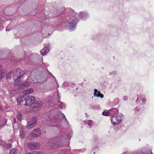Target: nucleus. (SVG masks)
I'll use <instances>...</instances> for the list:
<instances>
[{"label":"nucleus","mask_w":154,"mask_h":154,"mask_svg":"<svg viewBox=\"0 0 154 154\" xmlns=\"http://www.w3.org/2000/svg\"><path fill=\"white\" fill-rule=\"evenodd\" d=\"M63 18L66 22V29L70 31H74L76 28L78 20L75 19L73 16H79V18L85 20L88 17V14L85 12H81L75 14L74 10L70 8H66L63 14Z\"/></svg>","instance_id":"1"},{"label":"nucleus","mask_w":154,"mask_h":154,"mask_svg":"<svg viewBox=\"0 0 154 154\" xmlns=\"http://www.w3.org/2000/svg\"><path fill=\"white\" fill-rule=\"evenodd\" d=\"M73 133V132L71 131L68 135L66 136L65 137H63L61 135L57 136L50 141L48 146L51 148L62 147L65 142H69L72 136Z\"/></svg>","instance_id":"2"},{"label":"nucleus","mask_w":154,"mask_h":154,"mask_svg":"<svg viewBox=\"0 0 154 154\" xmlns=\"http://www.w3.org/2000/svg\"><path fill=\"white\" fill-rule=\"evenodd\" d=\"M23 74V71L20 68L16 69V72H14V79L15 82H18L20 81L21 77Z\"/></svg>","instance_id":"3"},{"label":"nucleus","mask_w":154,"mask_h":154,"mask_svg":"<svg viewBox=\"0 0 154 154\" xmlns=\"http://www.w3.org/2000/svg\"><path fill=\"white\" fill-rule=\"evenodd\" d=\"M123 115L122 114L118 116H111L110 119L112 124L113 125H117L120 123L122 119V117Z\"/></svg>","instance_id":"4"},{"label":"nucleus","mask_w":154,"mask_h":154,"mask_svg":"<svg viewBox=\"0 0 154 154\" xmlns=\"http://www.w3.org/2000/svg\"><path fill=\"white\" fill-rule=\"evenodd\" d=\"M35 98L32 96H29L25 98V104L24 105L26 106H29L35 102Z\"/></svg>","instance_id":"5"},{"label":"nucleus","mask_w":154,"mask_h":154,"mask_svg":"<svg viewBox=\"0 0 154 154\" xmlns=\"http://www.w3.org/2000/svg\"><path fill=\"white\" fill-rule=\"evenodd\" d=\"M37 119L35 118H33L27 122V128L28 129H31L36 124Z\"/></svg>","instance_id":"6"},{"label":"nucleus","mask_w":154,"mask_h":154,"mask_svg":"<svg viewBox=\"0 0 154 154\" xmlns=\"http://www.w3.org/2000/svg\"><path fill=\"white\" fill-rule=\"evenodd\" d=\"M28 146L31 150L37 149L39 148V145L38 143L33 142L28 143Z\"/></svg>","instance_id":"7"},{"label":"nucleus","mask_w":154,"mask_h":154,"mask_svg":"<svg viewBox=\"0 0 154 154\" xmlns=\"http://www.w3.org/2000/svg\"><path fill=\"white\" fill-rule=\"evenodd\" d=\"M137 100L136 101V103L138 101L142 100V101L143 103H145L146 101V99L144 97L145 96L144 94H138L137 95Z\"/></svg>","instance_id":"8"},{"label":"nucleus","mask_w":154,"mask_h":154,"mask_svg":"<svg viewBox=\"0 0 154 154\" xmlns=\"http://www.w3.org/2000/svg\"><path fill=\"white\" fill-rule=\"evenodd\" d=\"M0 145L3 146L5 149H7L11 148L12 146L11 144L9 143H7L4 141L2 140H0Z\"/></svg>","instance_id":"9"},{"label":"nucleus","mask_w":154,"mask_h":154,"mask_svg":"<svg viewBox=\"0 0 154 154\" xmlns=\"http://www.w3.org/2000/svg\"><path fill=\"white\" fill-rule=\"evenodd\" d=\"M25 96L23 95L22 96H19L17 99V103L18 105H20L24 102L25 104Z\"/></svg>","instance_id":"10"},{"label":"nucleus","mask_w":154,"mask_h":154,"mask_svg":"<svg viewBox=\"0 0 154 154\" xmlns=\"http://www.w3.org/2000/svg\"><path fill=\"white\" fill-rule=\"evenodd\" d=\"M29 85V83L28 82H26L24 83L20 84L18 86L19 89H23L27 88Z\"/></svg>","instance_id":"11"},{"label":"nucleus","mask_w":154,"mask_h":154,"mask_svg":"<svg viewBox=\"0 0 154 154\" xmlns=\"http://www.w3.org/2000/svg\"><path fill=\"white\" fill-rule=\"evenodd\" d=\"M109 112L110 115L111 116L116 115L117 113L118 112V110L116 108H113L109 109Z\"/></svg>","instance_id":"12"},{"label":"nucleus","mask_w":154,"mask_h":154,"mask_svg":"<svg viewBox=\"0 0 154 154\" xmlns=\"http://www.w3.org/2000/svg\"><path fill=\"white\" fill-rule=\"evenodd\" d=\"M7 120L2 118L0 115V127H3L6 124Z\"/></svg>","instance_id":"13"},{"label":"nucleus","mask_w":154,"mask_h":154,"mask_svg":"<svg viewBox=\"0 0 154 154\" xmlns=\"http://www.w3.org/2000/svg\"><path fill=\"white\" fill-rule=\"evenodd\" d=\"M49 51V48L47 47H44L40 51V53L42 55H45Z\"/></svg>","instance_id":"14"},{"label":"nucleus","mask_w":154,"mask_h":154,"mask_svg":"<svg viewBox=\"0 0 154 154\" xmlns=\"http://www.w3.org/2000/svg\"><path fill=\"white\" fill-rule=\"evenodd\" d=\"M42 104V102L41 101H38L35 103L33 106L34 108H37V109L40 107Z\"/></svg>","instance_id":"15"},{"label":"nucleus","mask_w":154,"mask_h":154,"mask_svg":"<svg viewBox=\"0 0 154 154\" xmlns=\"http://www.w3.org/2000/svg\"><path fill=\"white\" fill-rule=\"evenodd\" d=\"M20 136L22 138H23L26 134V131L24 128L22 127L21 130H20Z\"/></svg>","instance_id":"16"},{"label":"nucleus","mask_w":154,"mask_h":154,"mask_svg":"<svg viewBox=\"0 0 154 154\" xmlns=\"http://www.w3.org/2000/svg\"><path fill=\"white\" fill-rule=\"evenodd\" d=\"M33 92V90L32 89H29L23 91V95L26 96V95L31 94Z\"/></svg>","instance_id":"17"},{"label":"nucleus","mask_w":154,"mask_h":154,"mask_svg":"<svg viewBox=\"0 0 154 154\" xmlns=\"http://www.w3.org/2000/svg\"><path fill=\"white\" fill-rule=\"evenodd\" d=\"M58 117L59 118H62L65 119V120L67 124H69V122L64 115L62 113H59L58 114Z\"/></svg>","instance_id":"18"},{"label":"nucleus","mask_w":154,"mask_h":154,"mask_svg":"<svg viewBox=\"0 0 154 154\" xmlns=\"http://www.w3.org/2000/svg\"><path fill=\"white\" fill-rule=\"evenodd\" d=\"M142 111H143V110H142L141 108L139 106L136 107L134 109V113H138L139 112H140Z\"/></svg>","instance_id":"19"},{"label":"nucleus","mask_w":154,"mask_h":154,"mask_svg":"<svg viewBox=\"0 0 154 154\" xmlns=\"http://www.w3.org/2000/svg\"><path fill=\"white\" fill-rule=\"evenodd\" d=\"M18 149L16 148H12L10 151L11 154H17L18 152Z\"/></svg>","instance_id":"20"},{"label":"nucleus","mask_w":154,"mask_h":154,"mask_svg":"<svg viewBox=\"0 0 154 154\" xmlns=\"http://www.w3.org/2000/svg\"><path fill=\"white\" fill-rule=\"evenodd\" d=\"M33 132L35 133L38 136L41 135L42 133L41 131L39 130V128L34 129L33 130Z\"/></svg>","instance_id":"21"},{"label":"nucleus","mask_w":154,"mask_h":154,"mask_svg":"<svg viewBox=\"0 0 154 154\" xmlns=\"http://www.w3.org/2000/svg\"><path fill=\"white\" fill-rule=\"evenodd\" d=\"M22 116V112L20 111L18 112V114L17 116V119L19 121H20L21 120Z\"/></svg>","instance_id":"22"},{"label":"nucleus","mask_w":154,"mask_h":154,"mask_svg":"<svg viewBox=\"0 0 154 154\" xmlns=\"http://www.w3.org/2000/svg\"><path fill=\"white\" fill-rule=\"evenodd\" d=\"M94 97H98L99 94L100 93V92L97 90L96 89H95L94 90Z\"/></svg>","instance_id":"23"},{"label":"nucleus","mask_w":154,"mask_h":154,"mask_svg":"<svg viewBox=\"0 0 154 154\" xmlns=\"http://www.w3.org/2000/svg\"><path fill=\"white\" fill-rule=\"evenodd\" d=\"M30 137H31L32 139L33 138L36 137L38 136L37 134L33 132L31 133L30 134Z\"/></svg>","instance_id":"24"},{"label":"nucleus","mask_w":154,"mask_h":154,"mask_svg":"<svg viewBox=\"0 0 154 154\" xmlns=\"http://www.w3.org/2000/svg\"><path fill=\"white\" fill-rule=\"evenodd\" d=\"M50 122L52 124H53L57 122L56 118L54 117L53 118L50 119Z\"/></svg>","instance_id":"25"},{"label":"nucleus","mask_w":154,"mask_h":154,"mask_svg":"<svg viewBox=\"0 0 154 154\" xmlns=\"http://www.w3.org/2000/svg\"><path fill=\"white\" fill-rule=\"evenodd\" d=\"M57 105L58 108H62L64 106V104L61 102L59 101L57 104Z\"/></svg>","instance_id":"26"},{"label":"nucleus","mask_w":154,"mask_h":154,"mask_svg":"<svg viewBox=\"0 0 154 154\" xmlns=\"http://www.w3.org/2000/svg\"><path fill=\"white\" fill-rule=\"evenodd\" d=\"M92 122L91 120H87L86 121V124L88 125L89 126L91 127L92 125Z\"/></svg>","instance_id":"27"},{"label":"nucleus","mask_w":154,"mask_h":154,"mask_svg":"<svg viewBox=\"0 0 154 154\" xmlns=\"http://www.w3.org/2000/svg\"><path fill=\"white\" fill-rule=\"evenodd\" d=\"M110 112H109V109L108 110V111H106V112L104 111V112H103L102 114L103 116H108L110 115Z\"/></svg>","instance_id":"28"},{"label":"nucleus","mask_w":154,"mask_h":154,"mask_svg":"<svg viewBox=\"0 0 154 154\" xmlns=\"http://www.w3.org/2000/svg\"><path fill=\"white\" fill-rule=\"evenodd\" d=\"M4 75V73L3 71H0V79Z\"/></svg>","instance_id":"29"},{"label":"nucleus","mask_w":154,"mask_h":154,"mask_svg":"<svg viewBox=\"0 0 154 154\" xmlns=\"http://www.w3.org/2000/svg\"><path fill=\"white\" fill-rule=\"evenodd\" d=\"M116 73V71H113L112 72H109V75H115Z\"/></svg>","instance_id":"30"},{"label":"nucleus","mask_w":154,"mask_h":154,"mask_svg":"<svg viewBox=\"0 0 154 154\" xmlns=\"http://www.w3.org/2000/svg\"><path fill=\"white\" fill-rule=\"evenodd\" d=\"M104 97V95H103L102 94V93H100L99 94L98 96V97H100V98H102L103 97Z\"/></svg>","instance_id":"31"},{"label":"nucleus","mask_w":154,"mask_h":154,"mask_svg":"<svg viewBox=\"0 0 154 154\" xmlns=\"http://www.w3.org/2000/svg\"><path fill=\"white\" fill-rule=\"evenodd\" d=\"M11 72H10L7 74V79H8L10 78L11 75Z\"/></svg>","instance_id":"32"},{"label":"nucleus","mask_w":154,"mask_h":154,"mask_svg":"<svg viewBox=\"0 0 154 154\" xmlns=\"http://www.w3.org/2000/svg\"><path fill=\"white\" fill-rule=\"evenodd\" d=\"M63 86H68V82H64V83L63 84Z\"/></svg>","instance_id":"33"},{"label":"nucleus","mask_w":154,"mask_h":154,"mask_svg":"<svg viewBox=\"0 0 154 154\" xmlns=\"http://www.w3.org/2000/svg\"><path fill=\"white\" fill-rule=\"evenodd\" d=\"M123 99L125 100H127L128 99V97L126 96H123Z\"/></svg>","instance_id":"34"},{"label":"nucleus","mask_w":154,"mask_h":154,"mask_svg":"<svg viewBox=\"0 0 154 154\" xmlns=\"http://www.w3.org/2000/svg\"><path fill=\"white\" fill-rule=\"evenodd\" d=\"M50 74H51V75H52L53 76V77H54V79H55V81H56V84H57V85H58V87H59V85H58V84H57V82L56 81V79H55V77H54V76L52 75V74H51V73H50Z\"/></svg>","instance_id":"35"},{"label":"nucleus","mask_w":154,"mask_h":154,"mask_svg":"<svg viewBox=\"0 0 154 154\" xmlns=\"http://www.w3.org/2000/svg\"><path fill=\"white\" fill-rule=\"evenodd\" d=\"M13 123H14V124H15L16 123V119H13Z\"/></svg>","instance_id":"36"},{"label":"nucleus","mask_w":154,"mask_h":154,"mask_svg":"<svg viewBox=\"0 0 154 154\" xmlns=\"http://www.w3.org/2000/svg\"><path fill=\"white\" fill-rule=\"evenodd\" d=\"M2 71V66L0 65V71Z\"/></svg>","instance_id":"37"},{"label":"nucleus","mask_w":154,"mask_h":154,"mask_svg":"<svg viewBox=\"0 0 154 154\" xmlns=\"http://www.w3.org/2000/svg\"><path fill=\"white\" fill-rule=\"evenodd\" d=\"M115 100V101H117V102H118L119 101V99H118V98H116V99H115V100Z\"/></svg>","instance_id":"38"},{"label":"nucleus","mask_w":154,"mask_h":154,"mask_svg":"<svg viewBox=\"0 0 154 154\" xmlns=\"http://www.w3.org/2000/svg\"><path fill=\"white\" fill-rule=\"evenodd\" d=\"M51 127H57V125H51Z\"/></svg>","instance_id":"39"},{"label":"nucleus","mask_w":154,"mask_h":154,"mask_svg":"<svg viewBox=\"0 0 154 154\" xmlns=\"http://www.w3.org/2000/svg\"><path fill=\"white\" fill-rule=\"evenodd\" d=\"M40 43H41L42 42V39H40Z\"/></svg>","instance_id":"40"},{"label":"nucleus","mask_w":154,"mask_h":154,"mask_svg":"<svg viewBox=\"0 0 154 154\" xmlns=\"http://www.w3.org/2000/svg\"><path fill=\"white\" fill-rule=\"evenodd\" d=\"M6 31H9V30H10V29L7 30V29H6Z\"/></svg>","instance_id":"41"},{"label":"nucleus","mask_w":154,"mask_h":154,"mask_svg":"<svg viewBox=\"0 0 154 154\" xmlns=\"http://www.w3.org/2000/svg\"><path fill=\"white\" fill-rule=\"evenodd\" d=\"M116 120H117V121H119L117 118H116Z\"/></svg>","instance_id":"42"},{"label":"nucleus","mask_w":154,"mask_h":154,"mask_svg":"<svg viewBox=\"0 0 154 154\" xmlns=\"http://www.w3.org/2000/svg\"><path fill=\"white\" fill-rule=\"evenodd\" d=\"M2 109V108L1 106H0V110Z\"/></svg>","instance_id":"43"},{"label":"nucleus","mask_w":154,"mask_h":154,"mask_svg":"<svg viewBox=\"0 0 154 154\" xmlns=\"http://www.w3.org/2000/svg\"><path fill=\"white\" fill-rule=\"evenodd\" d=\"M10 60H11V61H12V60H11V59H10Z\"/></svg>","instance_id":"44"},{"label":"nucleus","mask_w":154,"mask_h":154,"mask_svg":"<svg viewBox=\"0 0 154 154\" xmlns=\"http://www.w3.org/2000/svg\"><path fill=\"white\" fill-rule=\"evenodd\" d=\"M46 132V131H45V133Z\"/></svg>","instance_id":"45"}]
</instances>
